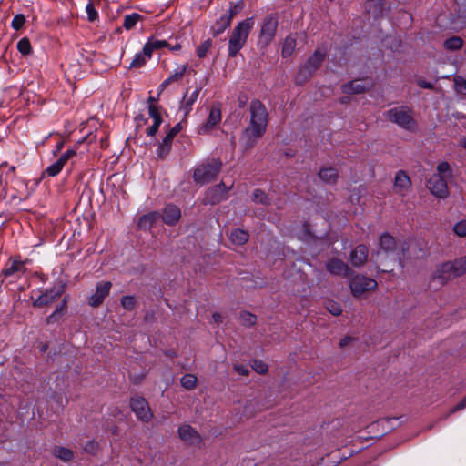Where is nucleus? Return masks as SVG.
I'll return each instance as SVG.
<instances>
[{"mask_svg": "<svg viewBox=\"0 0 466 466\" xmlns=\"http://www.w3.org/2000/svg\"><path fill=\"white\" fill-rule=\"evenodd\" d=\"M268 125V111L258 99L250 102V121L248 127L245 129L243 135V141L245 147H253L258 138H260Z\"/></svg>", "mask_w": 466, "mask_h": 466, "instance_id": "1", "label": "nucleus"}, {"mask_svg": "<svg viewBox=\"0 0 466 466\" xmlns=\"http://www.w3.org/2000/svg\"><path fill=\"white\" fill-rule=\"evenodd\" d=\"M452 171L448 162L442 161L437 166V173L433 174L427 182L431 193L438 198L449 196L448 179L451 178Z\"/></svg>", "mask_w": 466, "mask_h": 466, "instance_id": "2", "label": "nucleus"}, {"mask_svg": "<svg viewBox=\"0 0 466 466\" xmlns=\"http://www.w3.org/2000/svg\"><path fill=\"white\" fill-rule=\"evenodd\" d=\"M254 26L253 17L247 18L238 23L233 29L228 42V56H236L239 50L245 46L248 36Z\"/></svg>", "mask_w": 466, "mask_h": 466, "instance_id": "3", "label": "nucleus"}, {"mask_svg": "<svg viewBox=\"0 0 466 466\" xmlns=\"http://www.w3.org/2000/svg\"><path fill=\"white\" fill-rule=\"evenodd\" d=\"M386 117L392 123H395L400 127L414 131L417 127V123L412 116V111L407 106L393 107L386 112Z\"/></svg>", "mask_w": 466, "mask_h": 466, "instance_id": "4", "label": "nucleus"}, {"mask_svg": "<svg viewBox=\"0 0 466 466\" xmlns=\"http://www.w3.org/2000/svg\"><path fill=\"white\" fill-rule=\"evenodd\" d=\"M222 162L218 158H212L196 167L193 178L198 184L205 185L214 179L219 173Z\"/></svg>", "mask_w": 466, "mask_h": 466, "instance_id": "5", "label": "nucleus"}, {"mask_svg": "<svg viewBox=\"0 0 466 466\" xmlns=\"http://www.w3.org/2000/svg\"><path fill=\"white\" fill-rule=\"evenodd\" d=\"M278 27V18L273 15H268L264 18L260 34L259 44L268 46L275 37Z\"/></svg>", "mask_w": 466, "mask_h": 466, "instance_id": "6", "label": "nucleus"}, {"mask_svg": "<svg viewBox=\"0 0 466 466\" xmlns=\"http://www.w3.org/2000/svg\"><path fill=\"white\" fill-rule=\"evenodd\" d=\"M350 287L354 296H360L368 290L374 289L377 287V282L363 275H356L350 279Z\"/></svg>", "mask_w": 466, "mask_h": 466, "instance_id": "7", "label": "nucleus"}, {"mask_svg": "<svg viewBox=\"0 0 466 466\" xmlns=\"http://www.w3.org/2000/svg\"><path fill=\"white\" fill-rule=\"evenodd\" d=\"M326 56L325 48H318L314 54L307 60L303 66L299 69V76H304L307 77L313 71H315L323 62Z\"/></svg>", "mask_w": 466, "mask_h": 466, "instance_id": "8", "label": "nucleus"}, {"mask_svg": "<svg viewBox=\"0 0 466 466\" xmlns=\"http://www.w3.org/2000/svg\"><path fill=\"white\" fill-rule=\"evenodd\" d=\"M130 407L138 420L147 422L152 419L153 415L147 400L144 398H132L130 400Z\"/></svg>", "mask_w": 466, "mask_h": 466, "instance_id": "9", "label": "nucleus"}, {"mask_svg": "<svg viewBox=\"0 0 466 466\" xmlns=\"http://www.w3.org/2000/svg\"><path fill=\"white\" fill-rule=\"evenodd\" d=\"M76 155V151L75 149H68L65 153H63L60 157L48 166L43 172V176H47L50 177H54L57 176L65 167V165L68 162L70 158Z\"/></svg>", "mask_w": 466, "mask_h": 466, "instance_id": "10", "label": "nucleus"}, {"mask_svg": "<svg viewBox=\"0 0 466 466\" xmlns=\"http://www.w3.org/2000/svg\"><path fill=\"white\" fill-rule=\"evenodd\" d=\"M178 437L189 445H200L203 441L201 435L189 424H182L177 430Z\"/></svg>", "mask_w": 466, "mask_h": 466, "instance_id": "11", "label": "nucleus"}, {"mask_svg": "<svg viewBox=\"0 0 466 466\" xmlns=\"http://www.w3.org/2000/svg\"><path fill=\"white\" fill-rule=\"evenodd\" d=\"M454 278H456V276L452 270V266L451 262L448 261L439 265L436 268L431 279L432 281H437L440 285H444Z\"/></svg>", "mask_w": 466, "mask_h": 466, "instance_id": "12", "label": "nucleus"}, {"mask_svg": "<svg viewBox=\"0 0 466 466\" xmlns=\"http://www.w3.org/2000/svg\"><path fill=\"white\" fill-rule=\"evenodd\" d=\"M112 284L110 281L98 282L96 286V291L88 299V304L92 307L101 305L105 298L109 294Z\"/></svg>", "mask_w": 466, "mask_h": 466, "instance_id": "13", "label": "nucleus"}, {"mask_svg": "<svg viewBox=\"0 0 466 466\" xmlns=\"http://www.w3.org/2000/svg\"><path fill=\"white\" fill-rule=\"evenodd\" d=\"M326 268L330 274L341 276L344 278H350L352 274V271L349 266L338 258H332L327 262Z\"/></svg>", "mask_w": 466, "mask_h": 466, "instance_id": "14", "label": "nucleus"}, {"mask_svg": "<svg viewBox=\"0 0 466 466\" xmlns=\"http://www.w3.org/2000/svg\"><path fill=\"white\" fill-rule=\"evenodd\" d=\"M26 271V268L25 266V262L19 259L9 260L5 268L2 271V274L5 278H18L21 275L25 274Z\"/></svg>", "mask_w": 466, "mask_h": 466, "instance_id": "15", "label": "nucleus"}, {"mask_svg": "<svg viewBox=\"0 0 466 466\" xmlns=\"http://www.w3.org/2000/svg\"><path fill=\"white\" fill-rule=\"evenodd\" d=\"M371 86V82L368 79H356L344 84L341 86L344 94H360L368 90Z\"/></svg>", "mask_w": 466, "mask_h": 466, "instance_id": "16", "label": "nucleus"}, {"mask_svg": "<svg viewBox=\"0 0 466 466\" xmlns=\"http://www.w3.org/2000/svg\"><path fill=\"white\" fill-rule=\"evenodd\" d=\"M162 220L168 226L176 225L180 218L181 211L180 208L173 204H168L165 207L162 213Z\"/></svg>", "mask_w": 466, "mask_h": 466, "instance_id": "17", "label": "nucleus"}, {"mask_svg": "<svg viewBox=\"0 0 466 466\" xmlns=\"http://www.w3.org/2000/svg\"><path fill=\"white\" fill-rule=\"evenodd\" d=\"M221 120V111L218 106H212L206 122L199 127V133L205 134L214 128Z\"/></svg>", "mask_w": 466, "mask_h": 466, "instance_id": "18", "label": "nucleus"}, {"mask_svg": "<svg viewBox=\"0 0 466 466\" xmlns=\"http://www.w3.org/2000/svg\"><path fill=\"white\" fill-rule=\"evenodd\" d=\"M411 187V181L407 173L400 170L396 173L394 177V190L401 195H404Z\"/></svg>", "mask_w": 466, "mask_h": 466, "instance_id": "19", "label": "nucleus"}, {"mask_svg": "<svg viewBox=\"0 0 466 466\" xmlns=\"http://www.w3.org/2000/svg\"><path fill=\"white\" fill-rule=\"evenodd\" d=\"M368 253V248L365 245H358L350 255V261L352 266L361 267L367 261Z\"/></svg>", "mask_w": 466, "mask_h": 466, "instance_id": "20", "label": "nucleus"}, {"mask_svg": "<svg viewBox=\"0 0 466 466\" xmlns=\"http://www.w3.org/2000/svg\"><path fill=\"white\" fill-rule=\"evenodd\" d=\"M61 294L62 289H50L42 295H40L34 302V305L36 307H42L51 304L55 300L58 299Z\"/></svg>", "mask_w": 466, "mask_h": 466, "instance_id": "21", "label": "nucleus"}, {"mask_svg": "<svg viewBox=\"0 0 466 466\" xmlns=\"http://www.w3.org/2000/svg\"><path fill=\"white\" fill-rule=\"evenodd\" d=\"M200 87L196 88L189 96L186 94L180 103V111L183 112L184 116H187L192 110V106L197 101Z\"/></svg>", "mask_w": 466, "mask_h": 466, "instance_id": "22", "label": "nucleus"}, {"mask_svg": "<svg viewBox=\"0 0 466 466\" xmlns=\"http://www.w3.org/2000/svg\"><path fill=\"white\" fill-rule=\"evenodd\" d=\"M159 218L160 214L157 211H152L141 216L138 219L137 225L141 229H151L159 220Z\"/></svg>", "mask_w": 466, "mask_h": 466, "instance_id": "23", "label": "nucleus"}, {"mask_svg": "<svg viewBox=\"0 0 466 466\" xmlns=\"http://www.w3.org/2000/svg\"><path fill=\"white\" fill-rule=\"evenodd\" d=\"M232 18V13L221 15L211 27L212 35L218 36L222 34L230 25Z\"/></svg>", "mask_w": 466, "mask_h": 466, "instance_id": "24", "label": "nucleus"}, {"mask_svg": "<svg viewBox=\"0 0 466 466\" xmlns=\"http://www.w3.org/2000/svg\"><path fill=\"white\" fill-rule=\"evenodd\" d=\"M383 5V0H368L365 8L369 14L372 15V16L376 18L381 15Z\"/></svg>", "mask_w": 466, "mask_h": 466, "instance_id": "25", "label": "nucleus"}, {"mask_svg": "<svg viewBox=\"0 0 466 466\" xmlns=\"http://www.w3.org/2000/svg\"><path fill=\"white\" fill-rule=\"evenodd\" d=\"M249 235L248 231L240 229V228H235L231 231L229 235V238L231 242L235 245L241 246L245 244L248 240Z\"/></svg>", "mask_w": 466, "mask_h": 466, "instance_id": "26", "label": "nucleus"}, {"mask_svg": "<svg viewBox=\"0 0 466 466\" xmlns=\"http://www.w3.org/2000/svg\"><path fill=\"white\" fill-rule=\"evenodd\" d=\"M172 142L173 140L167 137L166 136L164 137V138L158 144L157 148L156 150V154L158 158L164 159L167 157L172 147Z\"/></svg>", "mask_w": 466, "mask_h": 466, "instance_id": "27", "label": "nucleus"}, {"mask_svg": "<svg viewBox=\"0 0 466 466\" xmlns=\"http://www.w3.org/2000/svg\"><path fill=\"white\" fill-rule=\"evenodd\" d=\"M319 178L328 184H334L338 179V172L335 168H322L319 172Z\"/></svg>", "mask_w": 466, "mask_h": 466, "instance_id": "28", "label": "nucleus"}, {"mask_svg": "<svg viewBox=\"0 0 466 466\" xmlns=\"http://www.w3.org/2000/svg\"><path fill=\"white\" fill-rule=\"evenodd\" d=\"M296 47V39L293 35H288L283 43L281 54L283 57H289L292 55Z\"/></svg>", "mask_w": 466, "mask_h": 466, "instance_id": "29", "label": "nucleus"}, {"mask_svg": "<svg viewBox=\"0 0 466 466\" xmlns=\"http://www.w3.org/2000/svg\"><path fill=\"white\" fill-rule=\"evenodd\" d=\"M450 262L452 266V270L456 278L466 273V256L461 257Z\"/></svg>", "mask_w": 466, "mask_h": 466, "instance_id": "30", "label": "nucleus"}, {"mask_svg": "<svg viewBox=\"0 0 466 466\" xmlns=\"http://www.w3.org/2000/svg\"><path fill=\"white\" fill-rule=\"evenodd\" d=\"M380 246L385 251H391L396 247V241L389 233H383L380 238Z\"/></svg>", "mask_w": 466, "mask_h": 466, "instance_id": "31", "label": "nucleus"}, {"mask_svg": "<svg viewBox=\"0 0 466 466\" xmlns=\"http://www.w3.org/2000/svg\"><path fill=\"white\" fill-rule=\"evenodd\" d=\"M443 46L450 51L459 50L463 46V40L460 36H451L444 41Z\"/></svg>", "mask_w": 466, "mask_h": 466, "instance_id": "32", "label": "nucleus"}, {"mask_svg": "<svg viewBox=\"0 0 466 466\" xmlns=\"http://www.w3.org/2000/svg\"><path fill=\"white\" fill-rule=\"evenodd\" d=\"M53 454L64 461H69L73 458L72 451L66 447L56 446Z\"/></svg>", "mask_w": 466, "mask_h": 466, "instance_id": "33", "label": "nucleus"}, {"mask_svg": "<svg viewBox=\"0 0 466 466\" xmlns=\"http://www.w3.org/2000/svg\"><path fill=\"white\" fill-rule=\"evenodd\" d=\"M239 321L243 326L249 328L256 324L257 316L248 311H243L239 315Z\"/></svg>", "mask_w": 466, "mask_h": 466, "instance_id": "34", "label": "nucleus"}, {"mask_svg": "<svg viewBox=\"0 0 466 466\" xmlns=\"http://www.w3.org/2000/svg\"><path fill=\"white\" fill-rule=\"evenodd\" d=\"M142 18L141 15L137 13H133L130 15H127L124 17L123 26L127 30L132 29L137 23Z\"/></svg>", "mask_w": 466, "mask_h": 466, "instance_id": "35", "label": "nucleus"}, {"mask_svg": "<svg viewBox=\"0 0 466 466\" xmlns=\"http://www.w3.org/2000/svg\"><path fill=\"white\" fill-rule=\"evenodd\" d=\"M252 200L265 206L270 204V200L267 194L261 189H255L252 194Z\"/></svg>", "mask_w": 466, "mask_h": 466, "instance_id": "36", "label": "nucleus"}, {"mask_svg": "<svg viewBox=\"0 0 466 466\" xmlns=\"http://www.w3.org/2000/svg\"><path fill=\"white\" fill-rule=\"evenodd\" d=\"M211 46H212L211 39H207V40L203 41L196 49V54H197L198 57L204 58L207 56L209 49L211 48Z\"/></svg>", "mask_w": 466, "mask_h": 466, "instance_id": "37", "label": "nucleus"}, {"mask_svg": "<svg viewBox=\"0 0 466 466\" xmlns=\"http://www.w3.org/2000/svg\"><path fill=\"white\" fill-rule=\"evenodd\" d=\"M17 49L23 56H27L32 53L31 43L28 38L24 37L17 43Z\"/></svg>", "mask_w": 466, "mask_h": 466, "instance_id": "38", "label": "nucleus"}, {"mask_svg": "<svg viewBox=\"0 0 466 466\" xmlns=\"http://www.w3.org/2000/svg\"><path fill=\"white\" fill-rule=\"evenodd\" d=\"M180 382L185 389L191 390L196 386L197 378L193 374H186L181 378Z\"/></svg>", "mask_w": 466, "mask_h": 466, "instance_id": "39", "label": "nucleus"}, {"mask_svg": "<svg viewBox=\"0 0 466 466\" xmlns=\"http://www.w3.org/2000/svg\"><path fill=\"white\" fill-rule=\"evenodd\" d=\"M453 82L456 92L466 96V80L462 76H457L454 77Z\"/></svg>", "mask_w": 466, "mask_h": 466, "instance_id": "40", "label": "nucleus"}, {"mask_svg": "<svg viewBox=\"0 0 466 466\" xmlns=\"http://www.w3.org/2000/svg\"><path fill=\"white\" fill-rule=\"evenodd\" d=\"M187 68V64L177 66L168 77L169 80H171L172 82L180 80L183 77Z\"/></svg>", "mask_w": 466, "mask_h": 466, "instance_id": "41", "label": "nucleus"}, {"mask_svg": "<svg viewBox=\"0 0 466 466\" xmlns=\"http://www.w3.org/2000/svg\"><path fill=\"white\" fill-rule=\"evenodd\" d=\"M453 232L460 238L466 237V219L457 222L453 226Z\"/></svg>", "mask_w": 466, "mask_h": 466, "instance_id": "42", "label": "nucleus"}, {"mask_svg": "<svg viewBox=\"0 0 466 466\" xmlns=\"http://www.w3.org/2000/svg\"><path fill=\"white\" fill-rule=\"evenodd\" d=\"M326 309L330 312L333 316H339L342 313V309L340 305L333 300H329L326 304Z\"/></svg>", "mask_w": 466, "mask_h": 466, "instance_id": "43", "label": "nucleus"}, {"mask_svg": "<svg viewBox=\"0 0 466 466\" xmlns=\"http://www.w3.org/2000/svg\"><path fill=\"white\" fill-rule=\"evenodd\" d=\"M25 22V15L22 14H17L14 16V18L11 22V26L13 29L18 31L24 26Z\"/></svg>", "mask_w": 466, "mask_h": 466, "instance_id": "44", "label": "nucleus"}, {"mask_svg": "<svg viewBox=\"0 0 466 466\" xmlns=\"http://www.w3.org/2000/svg\"><path fill=\"white\" fill-rule=\"evenodd\" d=\"M147 59L145 56L142 55L141 52L139 53H137L132 60V62L130 63V67H135V68H137V67H141L142 66H144L146 63H147Z\"/></svg>", "mask_w": 466, "mask_h": 466, "instance_id": "45", "label": "nucleus"}, {"mask_svg": "<svg viewBox=\"0 0 466 466\" xmlns=\"http://www.w3.org/2000/svg\"><path fill=\"white\" fill-rule=\"evenodd\" d=\"M251 367L256 372H258L259 374L266 373L268 369V365L260 360H254L252 361Z\"/></svg>", "mask_w": 466, "mask_h": 466, "instance_id": "46", "label": "nucleus"}, {"mask_svg": "<svg viewBox=\"0 0 466 466\" xmlns=\"http://www.w3.org/2000/svg\"><path fill=\"white\" fill-rule=\"evenodd\" d=\"M136 304V299L133 296H124L121 299V305L127 310H131L134 309Z\"/></svg>", "mask_w": 466, "mask_h": 466, "instance_id": "47", "label": "nucleus"}, {"mask_svg": "<svg viewBox=\"0 0 466 466\" xmlns=\"http://www.w3.org/2000/svg\"><path fill=\"white\" fill-rule=\"evenodd\" d=\"M65 305L66 301H64L60 307L56 308V309L47 318V323L50 324L56 321V319L62 315Z\"/></svg>", "mask_w": 466, "mask_h": 466, "instance_id": "48", "label": "nucleus"}, {"mask_svg": "<svg viewBox=\"0 0 466 466\" xmlns=\"http://www.w3.org/2000/svg\"><path fill=\"white\" fill-rule=\"evenodd\" d=\"M86 11L88 15L89 21H95L97 18L98 13L92 3H88L86 5Z\"/></svg>", "mask_w": 466, "mask_h": 466, "instance_id": "49", "label": "nucleus"}, {"mask_svg": "<svg viewBox=\"0 0 466 466\" xmlns=\"http://www.w3.org/2000/svg\"><path fill=\"white\" fill-rule=\"evenodd\" d=\"M148 114L150 117L153 119V121L159 120L162 121L159 110L157 106L155 105H148Z\"/></svg>", "mask_w": 466, "mask_h": 466, "instance_id": "50", "label": "nucleus"}, {"mask_svg": "<svg viewBox=\"0 0 466 466\" xmlns=\"http://www.w3.org/2000/svg\"><path fill=\"white\" fill-rule=\"evenodd\" d=\"M155 49L153 48V46L151 44V39H149L143 46V49L141 51L142 55L147 57V59H150L152 56V53Z\"/></svg>", "mask_w": 466, "mask_h": 466, "instance_id": "51", "label": "nucleus"}, {"mask_svg": "<svg viewBox=\"0 0 466 466\" xmlns=\"http://www.w3.org/2000/svg\"><path fill=\"white\" fill-rule=\"evenodd\" d=\"M181 124L177 123L167 132L166 137L173 140L174 137L181 131Z\"/></svg>", "mask_w": 466, "mask_h": 466, "instance_id": "52", "label": "nucleus"}, {"mask_svg": "<svg viewBox=\"0 0 466 466\" xmlns=\"http://www.w3.org/2000/svg\"><path fill=\"white\" fill-rule=\"evenodd\" d=\"M162 121L156 120L153 121V124L147 129V135L150 137H154L161 125Z\"/></svg>", "mask_w": 466, "mask_h": 466, "instance_id": "53", "label": "nucleus"}, {"mask_svg": "<svg viewBox=\"0 0 466 466\" xmlns=\"http://www.w3.org/2000/svg\"><path fill=\"white\" fill-rule=\"evenodd\" d=\"M151 39V44L153 46V48L155 50L160 49L162 47H167L168 43L165 40H157V39Z\"/></svg>", "mask_w": 466, "mask_h": 466, "instance_id": "54", "label": "nucleus"}, {"mask_svg": "<svg viewBox=\"0 0 466 466\" xmlns=\"http://www.w3.org/2000/svg\"><path fill=\"white\" fill-rule=\"evenodd\" d=\"M98 445L95 441H88L85 446V451L90 453H94L97 451Z\"/></svg>", "mask_w": 466, "mask_h": 466, "instance_id": "55", "label": "nucleus"}, {"mask_svg": "<svg viewBox=\"0 0 466 466\" xmlns=\"http://www.w3.org/2000/svg\"><path fill=\"white\" fill-rule=\"evenodd\" d=\"M466 407V397L451 410V413L461 410Z\"/></svg>", "mask_w": 466, "mask_h": 466, "instance_id": "56", "label": "nucleus"}, {"mask_svg": "<svg viewBox=\"0 0 466 466\" xmlns=\"http://www.w3.org/2000/svg\"><path fill=\"white\" fill-rule=\"evenodd\" d=\"M234 370L239 373L240 375H248V370L247 367L243 366V365H240V364H237L234 366Z\"/></svg>", "mask_w": 466, "mask_h": 466, "instance_id": "57", "label": "nucleus"}, {"mask_svg": "<svg viewBox=\"0 0 466 466\" xmlns=\"http://www.w3.org/2000/svg\"><path fill=\"white\" fill-rule=\"evenodd\" d=\"M239 6V3H237V4H234L233 3H230V8L227 11L226 14H231L233 15V16L237 14L238 12V8Z\"/></svg>", "mask_w": 466, "mask_h": 466, "instance_id": "58", "label": "nucleus"}, {"mask_svg": "<svg viewBox=\"0 0 466 466\" xmlns=\"http://www.w3.org/2000/svg\"><path fill=\"white\" fill-rule=\"evenodd\" d=\"M351 340H352L351 337H349V336L344 337L339 341V347L340 348L346 347Z\"/></svg>", "mask_w": 466, "mask_h": 466, "instance_id": "59", "label": "nucleus"}, {"mask_svg": "<svg viewBox=\"0 0 466 466\" xmlns=\"http://www.w3.org/2000/svg\"><path fill=\"white\" fill-rule=\"evenodd\" d=\"M172 81L169 80V78H167L166 80H164L160 86H158V93L160 94L161 92H163V90L171 83Z\"/></svg>", "mask_w": 466, "mask_h": 466, "instance_id": "60", "label": "nucleus"}, {"mask_svg": "<svg viewBox=\"0 0 466 466\" xmlns=\"http://www.w3.org/2000/svg\"><path fill=\"white\" fill-rule=\"evenodd\" d=\"M419 86L422 88H426V89H432L433 88V85L430 82H427V81H419Z\"/></svg>", "mask_w": 466, "mask_h": 466, "instance_id": "61", "label": "nucleus"}, {"mask_svg": "<svg viewBox=\"0 0 466 466\" xmlns=\"http://www.w3.org/2000/svg\"><path fill=\"white\" fill-rule=\"evenodd\" d=\"M167 47L171 51H178L181 49L182 46H181V44L177 41L176 44H174V45L168 43Z\"/></svg>", "mask_w": 466, "mask_h": 466, "instance_id": "62", "label": "nucleus"}, {"mask_svg": "<svg viewBox=\"0 0 466 466\" xmlns=\"http://www.w3.org/2000/svg\"><path fill=\"white\" fill-rule=\"evenodd\" d=\"M228 190V188H226L224 183H220L215 188H213L212 191H214V192L221 191L222 193H225Z\"/></svg>", "mask_w": 466, "mask_h": 466, "instance_id": "63", "label": "nucleus"}, {"mask_svg": "<svg viewBox=\"0 0 466 466\" xmlns=\"http://www.w3.org/2000/svg\"><path fill=\"white\" fill-rule=\"evenodd\" d=\"M213 319L215 322H220L221 321V316L218 313L213 314Z\"/></svg>", "mask_w": 466, "mask_h": 466, "instance_id": "64", "label": "nucleus"}]
</instances>
